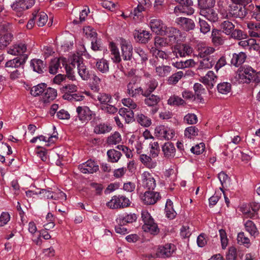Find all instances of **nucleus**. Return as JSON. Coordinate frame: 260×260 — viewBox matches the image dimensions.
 <instances>
[{"mask_svg":"<svg viewBox=\"0 0 260 260\" xmlns=\"http://www.w3.org/2000/svg\"><path fill=\"white\" fill-rule=\"evenodd\" d=\"M185 74L182 71H178L172 75L168 79V83L170 85L176 84L184 76Z\"/></svg>","mask_w":260,"mask_h":260,"instance_id":"nucleus-48","label":"nucleus"},{"mask_svg":"<svg viewBox=\"0 0 260 260\" xmlns=\"http://www.w3.org/2000/svg\"><path fill=\"white\" fill-rule=\"evenodd\" d=\"M230 35L232 38L238 40H244L247 37V35L239 29H234Z\"/></svg>","mask_w":260,"mask_h":260,"instance_id":"nucleus-58","label":"nucleus"},{"mask_svg":"<svg viewBox=\"0 0 260 260\" xmlns=\"http://www.w3.org/2000/svg\"><path fill=\"white\" fill-rule=\"evenodd\" d=\"M218 178L222 185V187H220V189L224 193L223 188L228 186V184L230 183V178L225 173L221 172L218 174Z\"/></svg>","mask_w":260,"mask_h":260,"instance_id":"nucleus-54","label":"nucleus"},{"mask_svg":"<svg viewBox=\"0 0 260 260\" xmlns=\"http://www.w3.org/2000/svg\"><path fill=\"white\" fill-rule=\"evenodd\" d=\"M119 200L118 197L114 196L112 199L107 203V206L110 209L120 208Z\"/></svg>","mask_w":260,"mask_h":260,"instance_id":"nucleus-62","label":"nucleus"},{"mask_svg":"<svg viewBox=\"0 0 260 260\" xmlns=\"http://www.w3.org/2000/svg\"><path fill=\"white\" fill-rule=\"evenodd\" d=\"M175 246L172 244H167L158 248L156 254L159 257H169L173 253Z\"/></svg>","mask_w":260,"mask_h":260,"instance_id":"nucleus-19","label":"nucleus"},{"mask_svg":"<svg viewBox=\"0 0 260 260\" xmlns=\"http://www.w3.org/2000/svg\"><path fill=\"white\" fill-rule=\"evenodd\" d=\"M107 155L109 160L112 162H117L120 159L121 153L115 149H110L107 151Z\"/></svg>","mask_w":260,"mask_h":260,"instance_id":"nucleus-47","label":"nucleus"},{"mask_svg":"<svg viewBox=\"0 0 260 260\" xmlns=\"http://www.w3.org/2000/svg\"><path fill=\"white\" fill-rule=\"evenodd\" d=\"M121 140L120 134L115 132L107 138L106 142L109 145H113L119 143Z\"/></svg>","mask_w":260,"mask_h":260,"instance_id":"nucleus-42","label":"nucleus"},{"mask_svg":"<svg viewBox=\"0 0 260 260\" xmlns=\"http://www.w3.org/2000/svg\"><path fill=\"white\" fill-rule=\"evenodd\" d=\"M137 121L144 127H148L151 124V120L150 118L141 113L136 116Z\"/></svg>","mask_w":260,"mask_h":260,"instance_id":"nucleus-46","label":"nucleus"},{"mask_svg":"<svg viewBox=\"0 0 260 260\" xmlns=\"http://www.w3.org/2000/svg\"><path fill=\"white\" fill-rule=\"evenodd\" d=\"M30 65L33 68L34 71L38 73H42L45 67L43 61L39 59L31 60Z\"/></svg>","mask_w":260,"mask_h":260,"instance_id":"nucleus-38","label":"nucleus"},{"mask_svg":"<svg viewBox=\"0 0 260 260\" xmlns=\"http://www.w3.org/2000/svg\"><path fill=\"white\" fill-rule=\"evenodd\" d=\"M247 55L245 52H240L234 53L231 59V64L238 67L245 61Z\"/></svg>","mask_w":260,"mask_h":260,"instance_id":"nucleus-23","label":"nucleus"},{"mask_svg":"<svg viewBox=\"0 0 260 260\" xmlns=\"http://www.w3.org/2000/svg\"><path fill=\"white\" fill-rule=\"evenodd\" d=\"M160 196L157 192L148 191L141 196V199L143 203L147 205L155 204L160 199Z\"/></svg>","mask_w":260,"mask_h":260,"instance_id":"nucleus-7","label":"nucleus"},{"mask_svg":"<svg viewBox=\"0 0 260 260\" xmlns=\"http://www.w3.org/2000/svg\"><path fill=\"white\" fill-rule=\"evenodd\" d=\"M237 240L238 244L243 245L247 248L249 247L251 245L250 240L243 232L238 234Z\"/></svg>","mask_w":260,"mask_h":260,"instance_id":"nucleus-40","label":"nucleus"},{"mask_svg":"<svg viewBox=\"0 0 260 260\" xmlns=\"http://www.w3.org/2000/svg\"><path fill=\"white\" fill-rule=\"evenodd\" d=\"M95 67L99 72L103 74H106L109 71V62L106 59L104 58L99 59L96 61Z\"/></svg>","mask_w":260,"mask_h":260,"instance_id":"nucleus-35","label":"nucleus"},{"mask_svg":"<svg viewBox=\"0 0 260 260\" xmlns=\"http://www.w3.org/2000/svg\"><path fill=\"white\" fill-rule=\"evenodd\" d=\"M156 157H152V156H149L145 154H142L139 156V159L141 162L147 168L152 169H154L157 167V161L154 159Z\"/></svg>","mask_w":260,"mask_h":260,"instance_id":"nucleus-16","label":"nucleus"},{"mask_svg":"<svg viewBox=\"0 0 260 260\" xmlns=\"http://www.w3.org/2000/svg\"><path fill=\"white\" fill-rule=\"evenodd\" d=\"M110 50L111 54L113 55L112 59L113 61L115 62H119L121 60L119 52L118 49L114 43H110Z\"/></svg>","mask_w":260,"mask_h":260,"instance_id":"nucleus-50","label":"nucleus"},{"mask_svg":"<svg viewBox=\"0 0 260 260\" xmlns=\"http://www.w3.org/2000/svg\"><path fill=\"white\" fill-rule=\"evenodd\" d=\"M218 91L222 94H227L231 90V85L228 82H223L217 85Z\"/></svg>","mask_w":260,"mask_h":260,"instance_id":"nucleus-59","label":"nucleus"},{"mask_svg":"<svg viewBox=\"0 0 260 260\" xmlns=\"http://www.w3.org/2000/svg\"><path fill=\"white\" fill-rule=\"evenodd\" d=\"M28 2L29 0H16L11 5V7L16 13L21 14L29 8Z\"/></svg>","mask_w":260,"mask_h":260,"instance_id":"nucleus-20","label":"nucleus"},{"mask_svg":"<svg viewBox=\"0 0 260 260\" xmlns=\"http://www.w3.org/2000/svg\"><path fill=\"white\" fill-rule=\"evenodd\" d=\"M26 50V46L23 43L15 44L8 50L9 54L14 55H19L23 54Z\"/></svg>","mask_w":260,"mask_h":260,"instance_id":"nucleus-28","label":"nucleus"},{"mask_svg":"<svg viewBox=\"0 0 260 260\" xmlns=\"http://www.w3.org/2000/svg\"><path fill=\"white\" fill-rule=\"evenodd\" d=\"M141 215L144 222L142 227L143 231L153 235H157L159 232V229L150 213L145 211L142 212Z\"/></svg>","mask_w":260,"mask_h":260,"instance_id":"nucleus-1","label":"nucleus"},{"mask_svg":"<svg viewBox=\"0 0 260 260\" xmlns=\"http://www.w3.org/2000/svg\"><path fill=\"white\" fill-rule=\"evenodd\" d=\"M77 117L82 122H86L92 118L93 112L86 106H78L76 108Z\"/></svg>","mask_w":260,"mask_h":260,"instance_id":"nucleus-6","label":"nucleus"},{"mask_svg":"<svg viewBox=\"0 0 260 260\" xmlns=\"http://www.w3.org/2000/svg\"><path fill=\"white\" fill-rule=\"evenodd\" d=\"M217 76L212 71L207 72L205 76L200 78V81L209 88H212L217 82Z\"/></svg>","mask_w":260,"mask_h":260,"instance_id":"nucleus-9","label":"nucleus"},{"mask_svg":"<svg viewBox=\"0 0 260 260\" xmlns=\"http://www.w3.org/2000/svg\"><path fill=\"white\" fill-rule=\"evenodd\" d=\"M122 103L124 106L128 107L131 110H132L136 109L137 108V104L131 98H125L122 100Z\"/></svg>","mask_w":260,"mask_h":260,"instance_id":"nucleus-64","label":"nucleus"},{"mask_svg":"<svg viewBox=\"0 0 260 260\" xmlns=\"http://www.w3.org/2000/svg\"><path fill=\"white\" fill-rule=\"evenodd\" d=\"M155 174L149 171H144L142 174V185L149 190H153L156 186Z\"/></svg>","mask_w":260,"mask_h":260,"instance_id":"nucleus-4","label":"nucleus"},{"mask_svg":"<svg viewBox=\"0 0 260 260\" xmlns=\"http://www.w3.org/2000/svg\"><path fill=\"white\" fill-rule=\"evenodd\" d=\"M46 87L45 84H39L36 86H34L30 90V94L34 96H39L40 95H42Z\"/></svg>","mask_w":260,"mask_h":260,"instance_id":"nucleus-49","label":"nucleus"},{"mask_svg":"<svg viewBox=\"0 0 260 260\" xmlns=\"http://www.w3.org/2000/svg\"><path fill=\"white\" fill-rule=\"evenodd\" d=\"M173 52L177 57L178 56L184 57L192 52V48L188 45L182 44L175 47Z\"/></svg>","mask_w":260,"mask_h":260,"instance_id":"nucleus-17","label":"nucleus"},{"mask_svg":"<svg viewBox=\"0 0 260 260\" xmlns=\"http://www.w3.org/2000/svg\"><path fill=\"white\" fill-rule=\"evenodd\" d=\"M254 69L250 66L239 68L236 74L235 78L240 83L249 84L251 82Z\"/></svg>","mask_w":260,"mask_h":260,"instance_id":"nucleus-2","label":"nucleus"},{"mask_svg":"<svg viewBox=\"0 0 260 260\" xmlns=\"http://www.w3.org/2000/svg\"><path fill=\"white\" fill-rule=\"evenodd\" d=\"M122 56L124 60H129L133 56V47L130 41L123 38L120 40Z\"/></svg>","mask_w":260,"mask_h":260,"instance_id":"nucleus-5","label":"nucleus"},{"mask_svg":"<svg viewBox=\"0 0 260 260\" xmlns=\"http://www.w3.org/2000/svg\"><path fill=\"white\" fill-rule=\"evenodd\" d=\"M199 129L194 126L187 127L184 131V135L186 137L191 139L198 135Z\"/></svg>","mask_w":260,"mask_h":260,"instance_id":"nucleus-52","label":"nucleus"},{"mask_svg":"<svg viewBox=\"0 0 260 260\" xmlns=\"http://www.w3.org/2000/svg\"><path fill=\"white\" fill-rule=\"evenodd\" d=\"M118 114L124 119L126 123H129L134 121V113L132 110L125 108H120Z\"/></svg>","mask_w":260,"mask_h":260,"instance_id":"nucleus-29","label":"nucleus"},{"mask_svg":"<svg viewBox=\"0 0 260 260\" xmlns=\"http://www.w3.org/2000/svg\"><path fill=\"white\" fill-rule=\"evenodd\" d=\"M172 205L173 202L170 200H168L166 204L165 210L167 217L171 219H174L177 214Z\"/></svg>","mask_w":260,"mask_h":260,"instance_id":"nucleus-41","label":"nucleus"},{"mask_svg":"<svg viewBox=\"0 0 260 260\" xmlns=\"http://www.w3.org/2000/svg\"><path fill=\"white\" fill-rule=\"evenodd\" d=\"M77 86L75 84H67L60 88V90L62 94V98L64 100H71L70 97L74 92L77 91Z\"/></svg>","mask_w":260,"mask_h":260,"instance_id":"nucleus-18","label":"nucleus"},{"mask_svg":"<svg viewBox=\"0 0 260 260\" xmlns=\"http://www.w3.org/2000/svg\"><path fill=\"white\" fill-rule=\"evenodd\" d=\"M137 217L136 214L130 213L125 216H121L116 219L117 222L125 224L126 223H133L136 221Z\"/></svg>","mask_w":260,"mask_h":260,"instance_id":"nucleus-34","label":"nucleus"},{"mask_svg":"<svg viewBox=\"0 0 260 260\" xmlns=\"http://www.w3.org/2000/svg\"><path fill=\"white\" fill-rule=\"evenodd\" d=\"M158 83L155 80H150L147 84V89L144 92V96H147L150 95L156 88Z\"/></svg>","mask_w":260,"mask_h":260,"instance_id":"nucleus-57","label":"nucleus"},{"mask_svg":"<svg viewBox=\"0 0 260 260\" xmlns=\"http://www.w3.org/2000/svg\"><path fill=\"white\" fill-rule=\"evenodd\" d=\"M167 40L164 38L160 37H156L154 39V45L155 47L157 49H159L163 47H165L168 45Z\"/></svg>","mask_w":260,"mask_h":260,"instance_id":"nucleus-61","label":"nucleus"},{"mask_svg":"<svg viewBox=\"0 0 260 260\" xmlns=\"http://www.w3.org/2000/svg\"><path fill=\"white\" fill-rule=\"evenodd\" d=\"M230 14L234 17L242 19L245 17L247 14L245 7L242 6H235L231 8Z\"/></svg>","mask_w":260,"mask_h":260,"instance_id":"nucleus-27","label":"nucleus"},{"mask_svg":"<svg viewBox=\"0 0 260 260\" xmlns=\"http://www.w3.org/2000/svg\"><path fill=\"white\" fill-rule=\"evenodd\" d=\"M201 10L212 8L215 4V0H198Z\"/></svg>","mask_w":260,"mask_h":260,"instance_id":"nucleus-53","label":"nucleus"},{"mask_svg":"<svg viewBox=\"0 0 260 260\" xmlns=\"http://www.w3.org/2000/svg\"><path fill=\"white\" fill-rule=\"evenodd\" d=\"M211 39L212 43L215 46L222 45L224 43V39L222 36L220 30L217 29L212 30Z\"/></svg>","mask_w":260,"mask_h":260,"instance_id":"nucleus-31","label":"nucleus"},{"mask_svg":"<svg viewBox=\"0 0 260 260\" xmlns=\"http://www.w3.org/2000/svg\"><path fill=\"white\" fill-rule=\"evenodd\" d=\"M177 23L186 31L192 30L195 27V24L192 20L185 17H179L176 19Z\"/></svg>","mask_w":260,"mask_h":260,"instance_id":"nucleus-21","label":"nucleus"},{"mask_svg":"<svg viewBox=\"0 0 260 260\" xmlns=\"http://www.w3.org/2000/svg\"><path fill=\"white\" fill-rule=\"evenodd\" d=\"M163 35H166L170 40V42L173 44L178 42L179 39L181 37L180 31L174 27L166 26Z\"/></svg>","mask_w":260,"mask_h":260,"instance_id":"nucleus-15","label":"nucleus"},{"mask_svg":"<svg viewBox=\"0 0 260 260\" xmlns=\"http://www.w3.org/2000/svg\"><path fill=\"white\" fill-rule=\"evenodd\" d=\"M145 97L144 102L146 105L150 107L156 105L160 101V98L154 94H150Z\"/></svg>","mask_w":260,"mask_h":260,"instance_id":"nucleus-51","label":"nucleus"},{"mask_svg":"<svg viewBox=\"0 0 260 260\" xmlns=\"http://www.w3.org/2000/svg\"><path fill=\"white\" fill-rule=\"evenodd\" d=\"M154 135L160 140H169L174 138L175 131L169 127L160 125L155 127Z\"/></svg>","mask_w":260,"mask_h":260,"instance_id":"nucleus-3","label":"nucleus"},{"mask_svg":"<svg viewBox=\"0 0 260 260\" xmlns=\"http://www.w3.org/2000/svg\"><path fill=\"white\" fill-rule=\"evenodd\" d=\"M247 26L251 37L260 38V22H249L247 23Z\"/></svg>","mask_w":260,"mask_h":260,"instance_id":"nucleus-26","label":"nucleus"},{"mask_svg":"<svg viewBox=\"0 0 260 260\" xmlns=\"http://www.w3.org/2000/svg\"><path fill=\"white\" fill-rule=\"evenodd\" d=\"M26 58V56L16 57L13 59L8 61L6 63L5 67L6 68H18L25 62Z\"/></svg>","mask_w":260,"mask_h":260,"instance_id":"nucleus-33","label":"nucleus"},{"mask_svg":"<svg viewBox=\"0 0 260 260\" xmlns=\"http://www.w3.org/2000/svg\"><path fill=\"white\" fill-rule=\"evenodd\" d=\"M93 98L95 101H99L101 103V106L106 105L107 103H111V96L108 94L100 93L94 95Z\"/></svg>","mask_w":260,"mask_h":260,"instance_id":"nucleus-39","label":"nucleus"},{"mask_svg":"<svg viewBox=\"0 0 260 260\" xmlns=\"http://www.w3.org/2000/svg\"><path fill=\"white\" fill-rule=\"evenodd\" d=\"M245 230L251 236L255 237L258 234V231L255 224L251 220H248L244 223Z\"/></svg>","mask_w":260,"mask_h":260,"instance_id":"nucleus-36","label":"nucleus"},{"mask_svg":"<svg viewBox=\"0 0 260 260\" xmlns=\"http://www.w3.org/2000/svg\"><path fill=\"white\" fill-rule=\"evenodd\" d=\"M168 104L171 106H180L184 105L185 102L181 98L176 95H173L168 99Z\"/></svg>","mask_w":260,"mask_h":260,"instance_id":"nucleus-56","label":"nucleus"},{"mask_svg":"<svg viewBox=\"0 0 260 260\" xmlns=\"http://www.w3.org/2000/svg\"><path fill=\"white\" fill-rule=\"evenodd\" d=\"M32 16L35 19L37 24L39 27L44 26L48 21V16L44 12H39V10L35 11L32 13Z\"/></svg>","mask_w":260,"mask_h":260,"instance_id":"nucleus-24","label":"nucleus"},{"mask_svg":"<svg viewBox=\"0 0 260 260\" xmlns=\"http://www.w3.org/2000/svg\"><path fill=\"white\" fill-rule=\"evenodd\" d=\"M193 89L197 99L200 101L202 100V95L205 93V89L203 85L200 83H196L194 84Z\"/></svg>","mask_w":260,"mask_h":260,"instance_id":"nucleus-55","label":"nucleus"},{"mask_svg":"<svg viewBox=\"0 0 260 260\" xmlns=\"http://www.w3.org/2000/svg\"><path fill=\"white\" fill-rule=\"evenodd\" d=\"M200 14L212 22L217 21L218 18L217 13L212 8L201 10Z\"/></svg>","mask_w":260,"mask_h":260,"instance_id":"nucleus-30","label":"nucleus"},{"mask_svg":"<svg viewBox=\"0 0 260 260\" xmlns=\"http://www.w3.org/2000/svg\"><path fill=\"white\" fill-rule=\"evenodd\" d=\"M67 59L64 57L54 58L51 61L49 66V73L52 74H56L59 69H61L62 65L64 67L66 64Z\"/></svg>","mask_w":260,"mask_h":260,"instance_id":"nucleus-10","label":"nucleus"},{"mask_svg":"<svg viewBox=\"0 0 260 260\" xmlns=\"http://www.w3.org/2000/svg\"><path fill=\"white\" fill-rule=\"evenodd\" d=\"M162 151L165 157L171 158L174 157L176 149L173 143L167 142L162 146Z\"/></svg>","mask_w":260,"mask_h":260,"instance_id":"nucleus-25","label":"nucleus"},{"mask_svg":"<svg viewBox=\"0 0 260 260\" xmlns=\"http://www.w3.org/2000/svg\"><path fill=\"white\" fill-rule=\"evenodd\" d=\"M80 171L84 173H93L99 170V166L91 160H88L79 166Z\"/></svg>","mask_w":260,"mask_h":260,"instance_id":"nucleus-11","label":"nucleus"},{"mask_svg":"<svg viewBox=\"0 0 260 260\" xmlns=\"http://www.w3.org/2000/svg\"><path fill=\"white\" fill-rule=\"evenodd\" d=\"M57 96V91L54 88L49 87L45 88L43 94L40 98V101L44 105L53 101Z\"/></svg>","mask_w":260,"mask_h":260,"instance_id":"nucleus-8","label":"nucleus"},{"mask_svg":"<svg viewBox=\"0 0 260 260\" xmlns=\"http://www.w3.org/2000/svg\"><path fill=\"white\" fill-rule=\"evenodd\" d=\"M172 71V68L170 66L165 65H158L155 64V72L156 75L159 77H165L170 74Z\"/></svg>","mask_w":260,"mask_h":260,"instance_id":"nucleus-32","label":"nucleus"},{"mask_svg":"<svg viewBox=\"0 0 260 260\" xmlns=\"http://www.w3.org/2000/svg\"><path fill=\"white\" fill-rule=\"evenodd\" d=\"M112 127L105 123H100L96 125L94 128V132L97 134H104L110 132Z\"/></svg>","mask_w":260,"mask_h":260,"instance_id":"nucleus-44","label":"nucleus"},{"mask_svg":"<svg viewBox=\"0 0 260 260\" xmlns=\"http://www.w3.org/2000/svg\"><path fill=\"white\" fill-rule=\"evenodd\" d=\"M77 68L78 74L83 80H87L89 78L90 74L89 71L83 62H81L80 64H78Z\"/></svg>","mask_w":260,"mask_h":260,"instance_id":"nucleus-45","label":"nucleus"},{"mask_svg":"<svg viewBox=\"0 0 260 260\" xmlns=\"http://www.w3.org/2000/svg\"><path fill=\"white\" fill-rule=\"evenodd\" d=\"M220 28L223 33L229 35L234 30L235 25L232 22L225 20L221 23Z\"/></svg>","mask_w":260,"mask_h":260,"instance_id":"nucleus-43","label":"nucleus"},{"mask_svg":"<svg viewBox=\"0 0 260 260\" xmlns=\"http://www.w3.org/2000/svg\"><path fill=\"white\" fill-rule=\"evenodd\" d=\"M150 26L152 30L155 33L160 35L164 34L166 26L160 19H151L150 22Z\"/></svg>","mask_w":260,"mask_h":260,"instance_id":"nucleus-12","label":"nucleus"},{"mask_svg":"<svg viewBox=\"0 0 260 260\" xmlns=\"http://www.w3.org/2000/svg\"><path fill=\"white\" fill-rule=\"evenodd\" d=\"M150 36L149 32L146 30L138 31L135 34V39L142 43H147L150 39Z\"/></svg>","mask_w":260,"mask_h":260,"instance_id":"nucleus-37","label":"nucleus"},{"mask_svg":"<svg viewBox=\"0 0 260 260\" xmlns=\"http://www.w3.org/2000/svg\"><path fill=\"white\" fill-rule=\"evenodd\" d=\"M184 121L188 124H194L197 123V116L192 113H188L184 117Z\"/></svg>","mask_w":260,"mask_h":260,"instance_id":"nucleus-63","label":"nucleus"},{"mask_svg":"<svg viewBox=\"0 0 260 260\" xmlns=\"http://www.w3.org/2000/svg\"><path fill=\"white\" fill-rule=\"evenodd\" d=\"M216 59L213 56H204L200 62L198 70L211 68L215 64Z\"/></svg>","mask_w":260,"mask_h":260,"instance_id":"nucleus-22","label":"nucleus"},{"mask_svg":"<svg viewBox=\"0 0 260 260\" xmlns=\"http://www.w3.org/2000/svg\"><path fill=\"white\" fill-rule=\"evenodd\" d=\"M0 36V49L6 48L12 42L13 35L3 27L1 28Z\"/></svg>","mask_w":260,"mask_h":260,"instance_id":"nucleus-13","label":"nucleus"},{"mask_svg":"<svg viewBox=\"0 0 260 260\" xmlns=\"http://www.w3.org/2000/svg\"><path fill=\"white\" fill-rule=\"evenodd\" d=\"M127 93L132 98H136L140 95L144 96V90L141 87H138L134 81H131L127 84Z\"/></svg>","mask_w":260,"mask_h":260,"instance_id":"nucleus-14","label":"nucleus"},{"mask_svg":"<svg viewBox=\"0 0 260 260\" xmlns=\"http://www.w3.org/2000/svg\"><path fill=\"white\" fill-rule=\"evenodd\" d=\"M150 155L152 157H157L158 156L160 149L157 142H153L150 143Z\"/></svg>","mask_w":260,"mask_h":260,"instance_id":"nucleus-60","label":"nucleus"}]
</instances>
